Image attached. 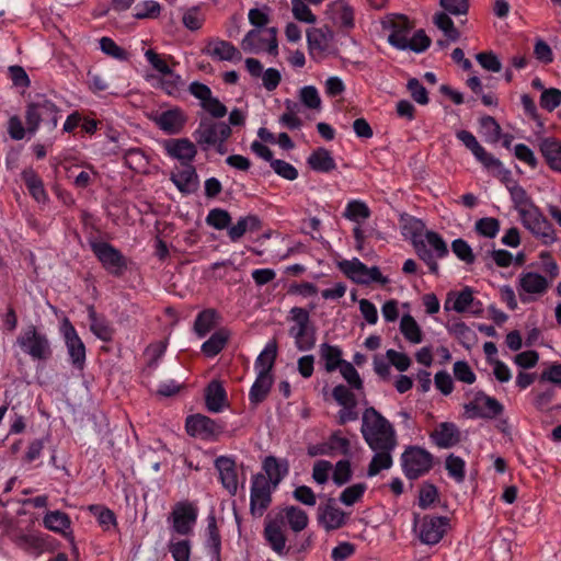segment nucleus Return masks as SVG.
I'll list each match as a JSON object with an SVG mask.
<instances>
[{"instance_id":"obj_1","label":"nucleus","mask_w":561,"mask_h":561,"mask_svg":"<svg viewBox=\"0 0 561 561\" xmlns=\"http://www.w3.org/2000/svg\"><path fill=\"white\" fill-rule=\"evenodd\" d=\"M360 432L370 449H394L397 447V436L392 424L373 407L363 412Z\"/></svg>"},{"instance_id":"obj_2","label":"nucleus","mask_w":561,"mask_h":561,"mask_svg":"<svg viewBox=\"0 0 561 561\" xmlns=\"http://www.w3.org/2000/svg\"><path fill=\"white\" fill-rule=\"evenodd\" d=\"M289 314L294 325L289 328L288 333L294 339L295 346L300 352L312 350L317 342V334L310 321L309 311L301 307H293Z\"/></svg>"},{"instance_id":"obj_3","label":"nucleus","mask_w":561,"mask_h":561,"mask_svg":"<svg viewBox=\"0 0 561 561\" xmlns=\"http://www.w3.org/2000/svg\"><path fill=\"white\" fill-rule=\"evenodd\" d=\"M424 240H414L413 245L419 257L428 266L432 274L438 275V264L436 259H443L448 255L447 243L442 236L435 231L427 230Z\"/></svg>"},{"instance_id":"obj_4","label":"nucleus","mask_w":561,"mask_h":561,"mask_svg":"<svg viewBox=\"0 0 561 561\" xmlns=\"http://www.w3.org/2000/svg\"><path fill=\"white\" fill-rule=\"evenodd\" d=\"M59 108L47 99H38L30 103L25 112L27 131L35 134L41 123H44L48 130H54L58 124Z\"/></svg>"},{"instance_id":"obj_5","label":"nucleus","mask_w":561,"mask_h":561,"mask_svg":"<svg viewBox=\"0 0 561 561\" xmlns=\"http://www.w3.org/2000/svg\"><path fill=\"white\" fill-rule=\"evenodd\" d=\"M434 456L419 446H409L401 455V466L409 480H416L431 471Z\"/></svg>"},{"instance_id":"obj_6","label":"nucleus","mask_w":561,"mask_h":561,"mask_svg":"<svg viewBox=\"0 0 561 561\" xmlns=\"http://www.w3.org/2000/svg\"><path fill=\"white\" fill-rule=\"evenodd\" d=\"M16 343L34 360H47L53 355L48 337L34 325L23 330L18 336Z\"/></svg>"},{"instance_id":"obj_7","label":"nucleus","mask_w":561,"mask_h":561,"mask_svg":"<svg viewBox=\"0 0 561 561\" xmlns=\"http://www.w3.org/2000/svg\"><path fill=\"white\" fill-rule=\"evenodd\" d=\"M90 248L105 271L121 277L127 270V260L123 253L105 241H91Z\"/></svg>"},{"instance_id":"obj_8","label":"nucleus","mask_w":561,"mask_h":561,"mask_svg":"<svg viewBox=\"0 0 561 561\" xmlns=\"http://www.w3.org/2000/svg\"><path fill=\"white\" fill-rule=\"evenodd\" d=\"M231 136V127L225 122H216L210 118H202L193 137L203 150L215 146L218 140L226 141Z\"/></svg>"},{"instance_id":"obj_9","label":"nucleus","mask_w":561,"mask_h":561,"mask_svg":"<svg viewBox=\"0 0 561 561\" xmlns=\"http://www.w3.org/2000/svg\"><path fill=\"white\" fill-rule=\"evenodd\" d=\"M419 515L414 514V526L417 525ZM449 519L444 516L425 515L419 520V538L425 545L438 543L447 531Z\"/></svg>"},{"instance_id":"obj_10","label":"nucleus","mask_w":561,"mask_h":561,"mask_svg":"<svg viewBox=\"0 0 561 561\" xmlns=\"http://www.w3.org/2000/svg\"><path fill=\"white\" fill-rule=\"evenodd\" d=\"M522 224L545 245L557 241V233L552 224L543 216L539 208H533L520 218Z\"/></svg>"},{"instance_id":"obj_11","label":"nucleus","mask_w":561,"mask_h":561,"mask_svg":"<svg viewBox=\"0 0 561 561\" xmlns=\"http://www.w3.org/2000/svg\"><path fill=\"white\" fill-rule=\"evenodd\" d=\"M272 503V489L266 477L257 473L252 478L250 494V512L254 517H261Z\"/></svg>"},{"instance_id":"obj_12","label":"nucleus","mask_w":561,"mask_h":561,"mask_svg":"<svg viewBox=\"0 0 561 561\" xmlns=\"http://www.w3.org/2000/svg\"><path fill=\"white\" fill-rule=\"evenodd\" d=\"M185 430L190 436L215 439L224 432V425L206 415L194 414L186 417Z\"/></svg>"},{"instance_id":"obj_13","label":"nucleus","mask_w":561,"mask_h":561,"mask_svg":"<svg viewBox=\"0 0 561 561\" xmlns=\"http://www.w3.org/2000/svg\"><path fill=\"white\" fill-rule=\"evenodd\" d=\"M196 519L197 510L187 502L176 503L169 516L173 531L182 536H187L193 531Z\"/></svg>"},{"instance_id":"obj_14","label":"nucleus","mask_w":561,"mask_h":561,"mask_svg":"<svg viewBox=\"0 0 561 561\" xmlns=\"http://www.w3.org/2000/svg\"><path fill=\"white\" fill-rule=\"evenodd\" d=\"M548 288V279L538 273H523L518 278V296L523 304L533 302L535 298L531 295L541 296Z\"/></svg>"},{"instance_id":"obj_15","label":"nucleus","mask_w":561,"mask_h":561,"mask_svg":"<svg viewBox=\"0 0 561 561\" xmlns=\"http://www.w3.org/2000/svg\"><path fill=\"white\" fill-rule=\"evenodd\" d=\"M264 539L271 547V549L277 553L278 556H286L288 553V548L286 546V536L284 533V517L282 515L276 516L275 518L265 519L264 527Z\"/></svg>"},{"instance_id":"obj_16","label":"nucleus","mask_w":561,"mask_h":561,"mask_svg":"<svg viewBox=\"0 0 561 561\" xmlns=\"http://www.w3.org/2000/svg\"><path fill=\"white\" fill-rule=\"evenodd\" d=\"M347 515L337 505L333 497L327 499L318 507V523L327 530L342 528L346 524Z\"/></svg>"},{"instance_id":"obj_17","label":"nucleus","mask_w":561,"mask_h":561,"mask_svg":"<svg viewBox=\"0 0 561 561\" xmlns=\"http://www.w3.org/2000/svg\"><path fill=\"white\" fill-rule=\"evenodd\" d=\"M62 331L72 365L78 369H82L85 363V346L78 335L75 327L67 318L64 320Z\"/></svg>"},{"instance_id":"obj_18","label":"nucleus","mask_w":561,"mask_h":561,"mask_svg":"<svg viewBox=\"0 0 561 561\" xmlns=\"http://www.w3.org/2000/svg\"><path fill=\"white\" fill-rule=\"evenodd\" d=\"M165 153L181 162V165H190L197 154L196 145L188 138H171L163 142Z\"/></svg>"},{"instance_id":"obj_19","label":"nucleus","mask_w":561,"mask_h":561,"mask_svg":"<svg viewBox=\"0 0 561 561\" xmlns=\"http://www.w3.org/2000/svg\"><path fill=\"white\" fill-rule=\"evenodd\" d=\"M152 122L165 134L176 135L184 128L187 116L180 107H173L151 117Z\"/></svg>"},{"instance_id":"obj_20","label":"nucleus","mask_w":561,"mask_h":561,"mask_svg":"<svg viewBox=\"0 0 561 561\" xmlns=\"http://www.w3.org/2000/svg\"><path fill=\"white\" fill-rule=\"evenodd\" d=\"M480 301L474 300L473 290L470 287H466L458 293H448L444 305L446 310H455L460 313L471 308L473 314H480L482 311Z\"/></svg>"},{"instance_id":"obj_21","label":"nucleus","mask_w":561,"mask_h":561,"mask_svg":"<svg viewBox=\"0 0 561 561\" xmlns=\"http://www.w3.org/2000/svg\"><path fill=\"white\" fill-rule=\"evenodd\" d=\"M456 137L468 148L476 159L481 162L485 168H501L502 162L486 152V150L479 144L474 135L468 130H459L456 133Z\"/></svg>"},{"instance_id":"obj_22","label":"nucleus","mask_w":561,"mask_h":561,"mask_svg":"<svg viewBox=\"0 0 561 561\" xmlns=\"http://www.w3.org/2000/svg\"><path fill=\"white\" fill-rule=\"evenodd\" d=\"M333 33L328 27L311 28L307 32L309 54L312 58L322 57L330 49Z\"/></svg>"},{"instance_id":"obj_23","label":"nucleus","mask_w":561,"mask_h":561,"mask_svg":"<svg viewBox=\"0 0 561 561\" xmlns=\"http://www.w3.org/2000/svg\"><path fill=\"white\" fill-rule=\"evenodd\" d=\"M204 51L216 60L239 61L242 58L241 53L233 44L219 38L211 39Z\"/></svg>"},{"instance_id":"obj_24","label":"nucleus","mask_w":561,"mask_h":561,"mask_svg":"<svg viewBox=\"0 0 561 561\" xmlns=\"http://www.w3.org/2000/svg\"><path fill=\"white\" fill-rule=\"evenodd\" d=\"M215 467L219 472L224 488L231 495H234L238 490V476L234 460L226 456H220L216 459Z\"/></svg>"},{"instance_id":"obj_25","label":"nucleus","mask_w":561,"mask_h":561,"mask_svg":"<svg viewBox=\"0 0 561 561\" xmlns=\"http://www.w3.org/2000/svg\"><path fill=\"white\" fill-rule=\"evenodd\" d=\"M431 439L439 448H450L460 442V432L456 424L443 422L431 433Z\"/></svg>"},{"instance_id":"obj_26","label":"nucleus","mask_w":561,"mask_h":561,"mask_svg":"<svg viewBox=\"0 0 561 561\" xmlns=\"http://www.w3.org/2000/svg\"><path fill=\"white\" fill-rule=\"evenodd\" d=\"M171 181L183 194H192L196 192L199 186L198 175L192 164L182 165V169L173 172L171 174Z\"/></svg>"},{"instance_id":"obj_27","label":"nucleus","mask_w":561,"mask_h":561,"mask_svg":"<svg viewBox=\"0 0 561 561\" xmlns=\"http://www.w3.org/2000/svg\"><path fill=\"white\" fill-rule=\"evenodd\" d=\"M88 318L90 331L101 341L111 342L115 334V329L104 317L96 313L93 306L88 307Z\"/></svg>"},{"instance_id":"obj_28","label":"nucleus","mask_w":561,"mask_h":561,"mask_svg":"<svg viewBox=\"0 0 561 561\" xmlns=\"http://www.w3.org/2000/svg\"><path fill=\"white\" fill-rule=\"evenodd\" d=\"M263 469L270 485L276 488L289 471L287 459H278L274 456H267L263 461Z\"/></svg>"},{"instance_id":"obj_29","label":"nucleus","mask_w":561,"mask_h":561,"mask_svg":"<svg viewBox=\"0 0 561 561\" xmlns=\"http://www.w3.org/2000/svg\"><path fill=\"white\" fill-rule=\"evenodd\" d=\"M539 150L547 164L554 171L561 172V141L553 137L542 138Z\"/></svg>"},{"instance_id":"obj_30","label":"nucleus","mask_w":561,"mask_h":561,"mask_svg":"<svg viewBox=\"0 0 561 561\" xmlns=\"http://www.w3.org/2000/svg\"><path fill=\"white\" fill-rule=\"evenodd\" d=\"M262 220L256 215H248L238 219L237 224L229 227L228 237L232 242L240 240L245 232L261 230Z\"/></svg>"},{"instance_id":"obj_31","label":"nucleus","mask_w":561,"mask_h":561,"mask_svg":"<svg viewBox=\"0 0 561 561\" xmlns=\"http://www.w3.org/2000/svg\"><path fill=\"white\" fill-rule=\"evenodd\" d=\"M205 400L208 411L217 413L222 410L226 404L227 393L219 381L213 380L209 382L206 388Z\"/></svg>"},{"instance_id":"obj_32","label":"nucleus","mask_w":561,"mask_h":561,"mask_svg":"<svg viewBox=\"0 0 561 561\" xmlns=\"http://www.w3.org/2000/svg\"><path fill=\"white\" fill-rule=\"evenodd\" d=\"M309 167L316 172L328 173L336 168L330 151L323 147L317 148L307 160Z\"/></svg>"},{"instance_id":"obj_33","label":"nucleus","mask_w":561,"mask_h":561,"mask_svg":"<svg viewBox=\"0 0 561 561\" xmlns=\"http://www.w3.org/2000/svg\"><path fill=\"white\" fill-rule=\"evenodd\" d=\"M273 382V375L257 374L249 392V400L251 404L257 405L263 402L270 393Z\"/></svg>"},{"instance_id":"obj_34","label":"nucleus","mask_w":561,"mask_h":561,"mask_svg":"<svg viewBox=\"0 0 561 561\" xmlns=\"http://www.w3.org/2000/svg\"><path fill=\"white\" fill-rule=\"evenodd\" d=\"M320 358L324 362V369L332 373L340 368L346 360L342 358V350L336 345L322 343L319 346Z\"/></svg>"},{"instance_id":"obj_35","label":"nucleus","mask_w":561,"mask_h":561,"mask_svg":"<svg viewBox=\"0 0 561 561\" xmlns=\"http://www.w3.org/2000/svg\"><path fill=\"white\" fill-rule=\"evenodd\" d=\"M230 337V332L226 328H221L214 332L210 337L205 341L202 345V352L207 357H214L218 355L226 346Z\"/></svg>"},{"instance_id":"obj_36","label":"nucleus","mask_w":561,"mask_h":561,"mask_svg":"<svg viewBox=\"0 0 561 561\" xmlns=\"http://www.w3.org/2000/svg\"><path fill=\"white\" fill-rule=\"evenodd\" d=\"M277 356L276 342L267 343L264 350L259 354L255 359L254 367L257 374L272 375Z\"/></svg>"},{"instance_id":"obj_37","label":"nucleus","mask_w":561,"mask_h":561,"mask_svg":"<svg viewBox=\"0 0 561 561\" xmlns=\"http://www.w3.org/2000/svg\"><path fill=\"white\" fill-rule=\"evenodd\" d=\"M206 547L214 561H220L221 537L214 515L207 518Z\"/></svg>"},{"instance_id":"obj_38","label":"nucleus","mask_w":561,"mask_h":561,"mask_svg":"<svg viewBox=\"0 0 561 561\" xmlns=\"http://www.w3.org/2000/svg\"><path fill=\"white\" fill-rule=\"evenodd\" d=\"M339 267L353 282L366 284L368 266L358 259L342 261L339 263Z\"/></svg>"},{"instance_id":"obj_39","label":"nucleus","mask_w":561,"mask_h":561,"mask_svg":"<svg viewBox=\"0 0 561 561\" xmlns=\"http://www.w3.org/2000/svg\"><path fill=\"white\" fill-rule=\"evenodd\" d=\"M508 191L514 208L518 211L520 218L525 216V213H530L533 208H538L523 186L514 184L508 187Z\"/></svg>"},{"instance_id":"obj_40","label":"nucleus","mask_w":561,"mask_h":561,"mask_svg":"<svg viewBox=\"0 0 561 561\" xmlns=\"http://www.w3.org/2000/svg\"><path fill=\"white\" fill-rule=\"evenodd\" d=\"M22 180L25 183L30 194L37 201L44 202L47 198L44 183L38 174L31 168L23 170Z\"/></svg>"},{"instance_id":"obj_41","label":"nucleus","mask_w":561,"mask_h":561,"mask_svg":"<svg viewBox=\"0 0 561 561\" xmlns=\"http://www.w3.org/2000/svg\"><path fill=\"white\" fill-rule=\"evenodd\" d=\"M43 524L47 529L66 536V530L70 528L71 520L68 514L61 511H49L45 514Z\"/></svg>"},{"instance_id":"obj_42","label":"nucleus","mask_w":561,"mask_h":561,"mask_svg":"<svg viewBox=\"0 0 561 561\" xmlns=\"http://www.w3.org/2000/svg\"><path fill=\"white\" fill-rule=\"evenodd\" d=\"M331 12L335 23L345 28L354 26V11L345 0H336L331 4Z\"/></svg>"},{"instance_id":"obj_43","label":"nucleus","mask_w":561,"mask_h":561,"mask_svg":"<svg viewBox=\"0 0 561 561\" xmlns=\"http://www.w3.org/2000/svg\"><path fill=\"white\" fill-rule=\"evenodd\" d=\"M375 455L373 456L368 466V477L377 476L381 470H387L392 467L393 460L391 453L394 449H373Z\"/></svg>"},{"instance_id":"obj_44","label":"nucleus","mask_w":561,"mask_h":561,"mask_svg":"<svg viewBox=\"0 0 561 561\" xmlns=\"http://www.w3.org/2000/svg\"><path fill=\"white\" fill-rule=\"evenodd\" d=\"M370 215L371 211L367 204L358 199H353L348 202L343 213V216L346 219L354 221L356 224L364 222L366 219L370 217Z\"/></svg>"},{"instance_id":"obj_45","label":"nucleus","mask_w":561,"mask_h":561,"mask_svg":"<svg viewBox=\"0 0 561 561\" xmlns=\"http://www.w3.org/2000/svg\"><path fill=\"white\" fill-rule=\"evenodd\" d=\"M400 331L403 334L404 339L413 344H419L423 340V334L420 325L415 321V319L407 313L402 316L400 321Z\"/></svg>"},{"instance_id":"obj_46","label":"nucleus","mask_w":561,"mask_h":561,"mask_svg":"<svg viewBox=\"0 0 561 561\" xmlns=\"http://www.w3.org/2000/svg\"><path fill=\"white\" fill-rule=\"evenodd\" d=\"M433 22L437 28H439L445 34L447 41L456 42L460 38V32L455 27L449 13L445 11L436 13L433 18Z\"/></svg>"},{"instance_id":"obj_47","label":"nucleus","mask_w":561,"mask_h":561,"mask_svg":"<svg viewBox=\"0 0 561 561\" xmlns=\"http://www.w3.org/2000/svg\"><path fill=\"white\" fill-rule=\"evenodd\" d=\"M125 164L135 172H145L149 161L146 153L140 148H130L124 153Z\"/></svg>"},{"instance_id":"obj_48","label":"nucleus","mask_w":561,"mask_h":561,"mask_svg":"<svg viewBox=\"0 0 561 561\" xmlns=\"http://www.w3.org/2000/svg\"><path fill=\"white\" fill-rule=\"evenodd\" d=\"M284 512H285V518L293 531L299 533L308 526V522H309L308 515L300 507L288 506L285 508Z\"/></svg>"},{"instance_id":"obj_49","label":"nucleus","mask_w":561,"mask_h":561,"mask_svg":"<svg viewBox=\"0 0 561 561\" xmlns=\"http://www.w3.org/2000/svg\"><path fill=\"white\" fill-rule=\"evenodd\" d=\"M217 312L214 309H205L199 312L194 322V330L198 337L206 336L215 327Z\"/></svg>"},{"instance_id":"obj_50","label":"nucleus","mask_w":561,"mask_h":561,"mask_svg":"<svg viewBox=\"0 0 561 561\" xmlns=\"http://www.w3.org/2000/svg\"><path fill=\"white\" fill-rule=\"evenodd\" d=\"M476 394L488 419H494L502 414L504 407L499 400L485 394L483 391H478Z\"/></svg>"},{"instance_id":"obj_51","label":"nucleus","mask_w":561,"mask_h":561,"mask_svg":"<svg viewBox=\"0 0 561 561\" xmlns=\"http://www.w3.org/2000/svg\"><path fill=\"white\" fill-rule=\"evenodd\" d=\"M330 455L339 453L344 456L351 454V442L342 436L341 431L333 432L327 440Z\"/></svg>"},{"instance_id":"obj_52","label":"nucleus","mask_w":561,"mask_h":561,"mask_svg":"<svg viewBox=\"0 0 561 561\" xmlns=\"http://www.w3.org/2000/svg\"><path fill=\"white\" fill-rule=\"evenodd\" d=\"M169 551L174 561H190L191 541L188 539H171L168 545Z\"/></svg>"},{"instance_id":"obj_53","label":"nucleus","mask_w":561,"mask_h":561,"mask_svg":"<svg viewBox=\"0 0 561 561\" xmlns=\"http://www.w3.org/2000/svg\"><path fill=\"white\" fill-rule=\"evenodd\" d=\"M206 224L217 230H222L228 228L231 224V216L230 214L221 208H214L209 210L207 217H206Z\"/></svg>"},{"instance_id":"obj_54","label":"nucleus","mask_w":561,"mask_h":561,"mask_svg":"<svg viewBox=\"0 0 561 561\" xmlns=\"http://www.w3.org/2000/svg\"><path fill=\"white\" fill-rule=\"evenodd\" d=\"M286 112L279 117V124L288 129H299L302 125L301 119L296 115L297 103L286 100Z\"/></svg>"},{"instance_id":"obj_55","label":"nucleus","mask_w":561,"mask_h":561,"mask_svg":"<svg viewBox=\"0 0 561 561\" xmlns=\"http://www.w3.org/2000/svg\"><path fill=\"white\" fill-rule=\"evenodd\" d=\"M446 470L448 474L458 483L465 480V460L454 454H450L446 458Z\"/></svg>"},{"instance_id":"obj_56","label":"nucleus","mask_w":561,"mask_h":561,"mask_svg":"<svg viewBox=\"0 0 561 561\" xmlns=\"http://www.w3.org/2000/svg\"><path fill=\"white\" fill-rule=\"evenodd\" d=\"M476 231L485 238H495L500 231V221L493 217H484L476 221Z\"/></svg>"},{"instance_id":"obj_57","label":"nucleus","mask_w":561,"mask_h":561,"mask_svg":"<svg viewBox=\"0 0 561 561\" xmlns=\"http://www.w3.org/2000/svg\"><path fill=\"white\" fill-rule=\"evenodd\" d=\"M451 250L455 253V255L466 264L474 263L476 256L473 254L471 247L466 240L461 238L455 239L451 242Z\"/></svg>"},{"instance_id":"obj_58","label":"nucleus","mask_w":561,"mask_h":561,"mask_svg":"<svg viewBox=\"0 0 561 561\" xmlns=\"http://www.w3.org/2000/svg\"><path fill=\"white\" fill-rule=\"evenodd\" d=\"M437 499V488L428 482L423 483L419 492V506L422 510H427L436 502Z\"/></svg>"},{"instance_id":"obj_59","label":"nucleus","mask_w":561,"mask_h":561,"mask_svg":"<svg viewBox=\"0 0 561 561\" xmlns=\"http://www.w3.org/2000/svg\"><path fill=\"white\" fill-rule=\"evenodd\" d=\"M539 103L541 108L548 112L554 111L561 104V90L557 88L543 90Z\"/></svg>"},{"instance_id":"obj_60","label":"nucleus","mask_w":561,"mask_h":561,"mask_svg":"<svg viewBox=\"0 0 561 561\" xmlns=\"http://www.w3.org/2000/svg\"><path fill=\"white\" fill-rule=\"evenodd\" d=\"M366 491V485L364 483H356L351 486H347L340 494V501L347 506L354 505L358 502Z\"/></svg>"},{"instance_id":"obj_61","label":"nucleus","mask_w":561,"mask_h":561,"mask_svg":"<svg viewBox=\"0 0 561 561\" xmlns=\"http://www.w3.org/2000/svg\"><path fill=\"white\" fill-rule=\"evenodd\" d=\"M100 48L104 54H106L117 60L123 61V60L128 59V53L124 48L119 47L110 37H102L100 39Z\"/></svg>"},{"instance_id":"obj_62","label":"nucleus","mask_w":561,"mask_h":561,"mask_svg":"<svg viewBox=\"0 0 561 561\" xmlns=\"http://www.w3.org/2000/svg\"><path fill=\"white\" fill-rule=\"evenodd\" d=\"M339 369L351 388L363 389V380L352 363L345 362Z\"/></svg>"},{"instance_id":"obj_63","label":"nucleus","mask_w":561,"mask_h":561,"mask_svg":"<svg viewBox=\"0 0 561 561\" xmlns=\"http://www.w3.org/2000/svg\"><path fill=\"white\" fill-rule=\"evenodd\" d=\"M162 76L163 77L160 81L161 88L169 95H175L183 83L181 76L175 73L172 69H170L169 72H164Z\"/></svg>"},{"instance_id":"obj_64","label":"nucleus","mask_w":561,"mask_h":561,"mask_svg":"<svg viewBox=\"0 0 561 561\" xmlns=\"http://www.w3.org/2000/svg\"><path fill=\"white\" fill-rule=\"evenodd\" d=\"M299 98L301 103L308 108L317 110L321 105L320 95L313 85H306L301 88Z\"/></svg>"}]
</instances>
